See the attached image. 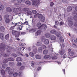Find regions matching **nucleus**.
Wrapping results in <instances>:
<instances>
[{
    "label": "nucleus",
    "mask_w": 77,
    "mask_h": 77,
    "mask_svg": "<svg viewBox=\"0 0 77 77\" xmlns=\"http://www.w3.org/2000/svg\"><path fill=\"white\" fill-rule=\"evenodd\" d=\"M48 51L47 50H45L43 52V53L44 54H47L48 53Z\"/></svg>",
    "instance_id": "32"
},
{
    "label": "nucleus",
    "mask_w": 77,
    "mask_h": 77,
    "mask_svg": "<svg viewBox=\"0 0 77 77\" xmlns=\"http://www.w3.org/2000/svg\"><path fill=\"white\" fill-rule=\"evenodd\" d=\"M65 52L64 49H61L60 52V55H63V54H64V53H65Z\"/></svg>",
    "instance_id": "18"
},
{
    "label": "nucleus",
    "mask_w": 77,
    "mask_h": 77,
    "mask_svg": "<svg viewBox=\"0 0 77 77\" xmlns=\"http://www.w3.org/2000/svg\"><path fill=\"white\" fill-rule=\"evenodd\" d=\"M21 65H22V63H21V62H18L17 63V66H21Z\"/></svg>",
    "instance_id": "27"
},
{
    "label": "nucleus",
    "mask_w": 77,
    "mask_h": 77,
    "mask_svg": "<svg viewBox=\"0 0 77 77\" xmlns=\"http://www.w3.org/2000/svg\"><path fill=\"white\" fill-rule=\"evenodd\" d=\"M38 51L39 52H42V48H38Z\"/></svg>",
    "instance_id": "47"
},
{
    "label": "nucleus",
    "mask_w": 77,
    "mask_h": 77,
    "mask_svg": "<svg viewBox=\"0 0 77 77\" xmlns=\"http://www.w3.org/2000/svg\"><path fill=\"white\" fill-rule=\"evenodd\" d=\"M12 46V45H11ZM11 46V45H10V46H8L6 45L5 43H2L0 44V50L1 51H5V49H8L7 50V53L3 54L4 57H8V56H9L11 54L10 52H11V50H12L13 48Z\"/></svg>",
    "instance_id": "1"
},
{
    "label": "nucleus",
    "mask_w": 77,
    "mask_h": 77,
    "mask_svg": "<svg viewBox=\"0 0 77 77\" xmlns=\"http://www.w3.org/2000/svg\"><path fill=\"white\" fill-rule=\"evenodd\" d=\"M49 57H50V55H46L44 56V58L46 59H48Z\"/></svg>",
    "instance_id": "36"
},
{
    "label": "nucleus",
    "mask_w": 77,
    "mask_h": 77,
    "mask_svg": "<svg viewBox=\"0 0 77 77\" xmlns=\"http://www.w3.org/2000/svg\"><path fill=\"white\" fill-rule=\"evenodd\" d=\"M26 14L28 15H32V11H27L26 12Z\"/></svg>",
    "instance_id": "29"
},
{
    "label": "nucleus",
    "mask_w": 77,
    "mask_h": 77,
    "mask_svg": "<svg viewBox=\"0 0 77 77\" xmlns=\"http://www.w3.org/2000/svg\"><path fill=\"white\" fill-rule=\"evenodd\" d=\"M44 44L46 45H48L49 44V40L46 39L44 41Z\"/></svg>",
    "instance_id": "23"
},
{
    "label": "nucleus",
    "mask_w": 77,
    "mask_h": 77,
    "mask_svg": "<svg viewBox=\"0 0 77 77\" xmlns=\"http://www.w3.org/2000/svg\"><path fill=\"white\" fill-rule=\"evenodd\" d=\"M52 59H53V60H54V59H57V57L55 56H54L53 57H51Z\"/></svg>",
    "instance_id": "48"
},
{
    "label": "nucleus",
    "mask_w": 77,
    "mask_h": 77,
    "mask_svg": "<svg viewBox=\"0 0 77 77\" xmlns=\"http://www.w3.org/2000/svg\"><path fill=\"white\" fill-rule=\"evenodd\" d=\"M66 54H65L63 57V59H65V58H66Z\"/></svg>",
    "instance_id": "59"
},
{
    "label": "nucleus",
    "mask_w": 77,
    "mask_h": 77,
    "mask_svg": "<svg viewBox=\"0 0 77 77\" xmlns=\"http://www.w3.org/2000/svg\"><path fill=\"white\" fill-rule=\"evenodd\" d=\"M25 68L24 66H21L20 68V70H23Z\"/></svg>",
    "instance_id": "45"
},
{
    "label": "nucleus",
    "mask_w": 77,
    "mask_h": 77,
    "mask_svg": "<svg viewBox=\"0 0 77 77\" xmlns=\"http://www.w3.org/2000/svg\"><path fill=\"white\" fill-rule=\"evenodd\" d=\"M13 75H14V77H17V75H18V73L16 72L14 73L13 74Z\"/></svg>",
    "instance_id": "54"
},
{
    "label": "nucleus",
    "mask_w": 77,
    "mask_h": 77,
    "mask_svg": "<svg viewBox=\"0 0 77 77\" xmlns=\"http://www.w3.org/2000/svg\"><path fill=\"white\" fill-rule=\"evenodd\" d=\"M73 19L75 21H77V16L75 15L73 17Z\"/></svg>",
    "instance_id": "49"
},
{
    "label": "nucleus",
    "mask_w": 77,
    "mask_h": 77,
    "mask_svg": "<svg viewBox=\"0 0 77 77\" xmlns=\"http://www.w3.org/2000/svg\"><path fill=\"white\" fill-rule=\"evenodd\" d=\"M74 53H75L73 51H71L69 54V56H73L74 55Z\"/></svg>",
    "instance_id": "26"
},
{
    "label": "nucleus",
    "mask_w": 77,
    "mask_h": 77,
    "mask_svg": "<svg viewBox=\"0 0 77 77\" xmlns=\"http://www.w3.org/2000/svg\"><path fill=\"white\" fill-rule=\"evenodd\" d=\"M18 26H19L18 28L19 30H22V28H23V26H22L21 25H19Z\"/></svg>",
    "instance_id": "34"
},
{
    "label": "nucleus",
    "mask_w": 77,
    "mask_h": 77,
    "mask_svg": "<svg viewBox=\"0 0 77 77\" xmlns=\"http://www.w3.org/2000/svg\"><path fill=\"white\" fill-rule=\"evenodd\" d=\"M64 24V23H63V22H61L60 23V26H62V25H63Z\"/></svg>",
    "instance_id": "58"
},
{
    "label": "nucleus",
    "mask_w": 77,
    "mask_h": 77,
    "mask_svg": "<svg viewBox=\"0 0 77 77\" xmlns=\"http://www.w3.org/2000/svg\"><path fill=\"white\" fill-rule=\"evenodd\" d=\"M50 38L51 40H52L53 41H54L56 39V37L54 35H51L50 37Z\"/></svg>",
    "instance_id": "9"
},
{
    "label": "nucleus",
    "mask_w": 77,
    "mask_h": 77,
    "mask_svg": "<svg viewBox=\"0 0 77 77\" xmlns=\"http://www.w3.org/2000/svg\"><path fill=\"white\" fill-rule=\"evenodd\" d=\"M41 32H42V31L41 30H39L37 31L36 33H35V35L37 36L38 35H40L41 33Z\"/></svg>",
    "instance_id": "10"
},
{
    "label": "nucleus",
    "mask_w": 77,
    "mask_h": 77,
    "mask_svg": "<svg viewBox=\"0 0 77 77\" xmlns=\"http://www.w3.org/2000/svg\"><path fill=\"white\" fill-rule=\"evenodd\" d=\"M12 33L13 35H15V36L17 38H18L19 36H20V32L14 30H12Z\"/></svg>",
    "instance_id": "3"
},
{
    "label": "nucleus",
    "mask_w": 77,
    "mask_h": 77,
    "mask_svg": "<svg viewBox=\"0 0 77 77\" xmlns=\"http://www.w3.org/2000/svg\"><path fill=\"white\" fill-rule=\"evenodd\" d=\"M0 38L2 40L5 39V36L2 33H0Z\"/></svg>",
    "instance_id": "12"
},
{
    "label": "nucleus",
    "mask_w": 77,
    "mask_h": 77,
    "mask_svg": "<svg viewBox=\"0 0 77 77\" xmlns=\"http://www.w3.org/2000/svg\"><path fill=\"white\" fill-rule=\"evenodd\" d=\"M45 21V17L44 16H43L41 19V21L42 23L44 22Z\"/></svg>",
    "instance_id": "22"
},
{
    "label": "nucleus",
    "mask_w": 77,
    "mask_h": 77,
    "mask_svg": "<svg viewBox=\"0 0 77 77\" xmlns=\"http://www.w3.org/2000/svg\"><path fill=\"white\" fill-rule=\"evenodd\" d=\"M32 14H36V13H37V11L35 10H33L32 11Z\"/></svg>",
    "instance_id": "41"
},
{
    "label": "nucleus",
    "mask_w": 77,
    "mask_h": 77,
    "mask_svg": "<svg viewBox=\"0 0 77 77\" xmlns=\"http://www.w3.org/2000/svg\"><path fill=\"white\" fill-rule=\"evenodd\" d=\"M21 22H18L17 23V26H21Z\"/></svg>",
    "instance_id": "60"
},
{
    "label": "nucleus",
    "mask_w": 77,
    "mask_h": 77,
    "mask_svg": "<svg viewBox=\"0 0 77 77\" xmlns=\"http://www.w3.org/2000/svg\"><path fill=\"white\" fill-rule=\"evenodd\" d=\"M25 3L26 5L28 6H29L31 5V2H30L29 1H26L25 2Z\"/></svg>",
    "instance_id": "24"
},
{
    "label": "nucleus",
    "mask_w": 77,
    "mask_h": 77,
    "mask_svg": "<svg viewBox=\"0 0 77 77\" xmlns=\"http://www.w3.org/2000/svg\"><path fill=\"white\" fill-rule=\"evenodd\" d=\"M24 23L25 24V25H27V24H28V22H27V21H26L25 22H24Z\"/></svg>",
    "instance_id": "63"
},
{
    "label": "nucleus",
    "mask_w": 77,
    "mask_h": 77,
    "mask_svg": "<svg viewBox=\"0 0 77 77\" xmlns=\"http://www.w3.org/2000/svg\"><path fill=\"white\" fill-rule=\"evenodd\" d=\"M16 60L17 62H21L23 60V59L21 57H17L16 59Z\"/></svg>",
    "instance_id": "13"
},
{
    "label": "nucleus",
    "mask_w": 77,
    "mask_h": 77,
    "mask_svg": "<svg viewBox=\"0 0 77 77\" xmlns=\"http://www.w3.org/2000/svg\"><path fill=\"white\" fill-rule=\"evenodd\" d=\"M62 2L63 3H67V1L66 0H63Z\"/></svg>",
    "instance_id": "57"
},
{
    "label": "nucleus",
    "mask_w": 77,
    "mask_h": 77,
    "mask_svg": "<svg viewBox=\"0 0 77 77\" xmlns=\"http://www.w3.org/2000/svg\"><path fill=\"white\" fill-rule=\"evenodd\" d=\"M15 28V26H13L10 27V30H14Z\"/></svg>",
    "instance_id": "52"
},
{
    "label": "nucleus",
    "mask_w": 77,
    "mask_h": 77,
    "mask_svg": "<svg viewBox=\"0 0 77 77\" xmlns=\"http://www.w3.org/2000/svg\"><path fill=\"white\" fill-rule=\"evenodd\" d=\"M25 0H17V2L18 3H21L22 2H25Z\"/></svg>",
    "instance_id": "31"
},
{
    "label": "nucleus",
    "mask_w": 77,
    "mask_h": 77,
    "mask_svg": "<svg viewBox=\"0 0 77 77\" xmlns=\"http://www.w3.org/2000/svg\"><path fill=\"white\" fill-rule=\"evenodd\" d=\"M67 20L69 22L68 24L69 26L71 27V26H72V25H73V23H72V18L71 17H69Z\"/></svg>",
    "instance_id": "2"
},
{
    "label": "nucleus",
    "mask_w": 77,
    "mask_h": 77,
    "mask_svg": "<svg viewBox=\"0 0 77 77\" xmlns=\"http://www.w3.org/2000/svg\"><path fill=\"white\" fill-rule=\"evenodd\" d=\"M37 27H38L39 29H41V27L42 26V25H41V23L39 22L37 24Z\"/></svg>",
    "instance_id": "7"
},
{
    "label": "nucleus",
    "mask_w": 77,
    "mask_h": 77,
    "mask_svg": "<svg viewBox=\"0 0 77 77\" xmlns=\"http://www.w3.org/2000/svg\"><path fill=\"white\" fill-rule=\"evenodd\" d=\"M74 26H77V21L75 23Z\"/></svg>",
    "instance_id": "64"
},
{
    "label": "nucleus",
    "mask_w": 77,
    "mask_h": 77,
    "mask_svg": "<svg viewBox=\"0 0 77 77\" xmlns=\"http://www.w3.org/2000/svg\"><path fill=\"white\" fill-rule=\"evenodd\" d=\"M14 63L12 62H10L9 63V65L10 66H13L14 65Z\"/></svg>",
    "instance_id": "44"
},
{
    "label": "nucleus",
    "mask_w": 77,
    "mask_h": 77,
    "mask_svg": "<svg viewBox=\"0 0 77 77\" xmlns=\"http://www.w3.org/2000/svg\"><path fill=\"white\" fill-rule=\"evenodd\" d=\"M5 38L6 40H9V34H8L6 35H5Z\"/></svg>",
    "instance_id": "20"
},
{
    "label": "nucleus",
    "mask_w": 77,
    "mask_h": 77,
    "mask_svg": "<svg viewBox=\"0 0 77 77\" xmlns=\"http://www.w3.org/2000/svg\"><path fill=\"white\" fill-rule=\"evenodd\" d=\"M6 11L8 12L11 13L12 12V9L10 7H7L6 8Z\"/></svg>",
    "instance_id": "14"
},
{
    "label": "nucleus",
    "mask_w": 77,
    "mask_h": 77,
    "mask_svg": "<svg viewBox=\"0 0 77 77\" xmlns=\"http://www.w3.org/2000/svg\"><path fill=\"white\" fill-rule=\"evenodd\" d=\"M41 44L39 42H37V43L36 44L37 46H41Z\"/></svg>",
    "instance_id": "50"
},
{
    "label": "nucleus",
    "mask_w": 77,
    "mask_h": 77,
    "mask_svg": "<svg viewBox=\"0 0 77 77\" xmlns=\"http://www.w3.org/2000/svg\"><path fill=\"white\" fill-rule=\"evenodd\" d=\"M56 32H57V31L55 29H53L50 31V33L51 34H52V35L55 34H56Z\"/></svg>",
    "instance_id": "11"
},
{
    "label": "nucleus",
    "mask_w": 77,
    "mask_h": 77,
    "mask_svg": "<svg viewBox=\"0 0 77 77\" xmlns=\"http://www.w3.org/2000/svg\"><path fill=\"white\" fill-rule=\"evenodd\" d=\"M35 57L37 59H41V56L37 54L35 55Z\"/></svg>",
    "instance_id": "15"
},
{
    "label": "nucleus",
    "mask_w": 77,
    "mask_h": 77,
    "mask_svg": "<svg viewBox=\"0 0 77 77\" xmlns=\"http://www.w3.org/2000/svg\"><path fill=\"white\" fill-rule=\"evenodd\" d=\"M67 12H71L72 11V8L70 6H68L67 8Z\"/></svg>",
    "instance_id": "21"
},
{
    "label": "nucleus",
    "mask_w": 77,
    "mask_h": 77,
    "mask_svg": "<svg viewBox=\"0 0 77 77\" xmlns=\"http://www.w3.org/2000/svg\"><path fill=\"white\" fill-rule=\"evenodd\" d=\"M54 5V3H53V2H51L50 3V6L51 7H52L53 5Z\"/></svg>",
    "instance_id": "46"
},
{
    "label": "nucleus",
    "mask_w": 77,
    "mask_h": 77,
    "mask_svg": "<svg viewBox=\"0 0 77 77\" xmlns=\"http://www.w3.org/2000/svg\"><path fill=\"white\" fill-rule=\"evenodd\" d=\"M47 26L45 24H43L42 25L41 28L42 29H44V30H46Z\"/></svg>",
    "instance_id": "8"
},
{
    "label": "nucleus",
    "mask_w": 77,
    "mask_h": 77,
    "mask_svg": "<svg viewBox=\"0 0 77 77\" xmlns=\"http://www.w3.org/2000/svg\"><path fill=\"white\" fill-rule=\"evenodd\" d=\"M26 34V32H21L20 35H25Z\"/></svg>",
    "instance_id": "62"
},
{
    "label": "nucleus",
    "mask_w": 77,
    "mask_h": 77,
    "mask_svg": "<svg viewBox=\"0 0 77 77\" xmlns=\"http://www.w3.org/2000/svg\"><path fill=\"white\" fill-rule=\"evenodd\" d=\"M31 1H32V5L35 6V7H38L39 5V3L38 2V0H30Z\"/></svg>",
    "instance_id": "4"
},
{
    "label": "nucleus",
    "mask_w": 77,
    "mask_h": 77,
    "mask_svg": "<svg viewBox=\"0 0 77 77\" xmlns=\"http://www.w3.org/2000/svg\"><path fill=\"white\" fill-rule=\"evenodd\" d=\"M34 65H35V63L33 62H32L31 63V66H34Z\"/></svg>",
    "instance_id": "61"
},
{
    "label": "nucleus",
    "mask_w": 77,
    "mask_h": 77,
    "mask_svg": "<svg viewBox=\"0 0 77 77\" xmlns=\"http://www.w3.org/2000/svg\"><path fill=\"white\" fill-rule=\"evenodd\" d=\"M55 35L57 36V37H60V32H57L56 34Z\"/></svg>",
    "instance_id": "25"
},
{
    "label": "nucleus",
    "mask_w": 77,
    "mask_h": 77,
    "mask_svg": "<svg viewBox=\"0 0 77 77\" xmlns=\"http://www.w3.org/2000/svg\"><path fill=\"white\" fill-rule=\"evenodd\" d=\"M4 17L5 19H8L9 18V15L8 14H6L5 15Z\"/></svg>",
    "instance_id": "28"
},
{
    "label": "nucleus",
    "mask_w": 77,
    "mask_h": 77,
    "mask_svg": "<svg viewBox=\"0 0 77 77\" xmlns=\"http://www.w3.org/2000/svg\"><path fill=\"white\" fill-rule=\"evenodd\" d=\"M29 56L31 57H33L34 56V54L32 52H30L29 53Z\"/></svg>",
    "instance_id": "35"
},
{
    "label": "nucleus",
    "mask_w": 77,
    "mask_h": 77,
    "mask_svg": "<svg viewBox=\"0 0 77 77\" xmlns=\"http://www.w3.org/2000/svg\"><path fill=\"white\" fill-rule=\"evenodd\" d=\"M38 18H41L42 17V14H39L38 15Z\"/></svg>",
    "instance_id": "40"
},
{
    "label": "nucleus",
    "mask_w": 77,
    "mask_h": 77,
    "mask_svg": "<svg viewBox=\"0 0 77 77\" xmlns=\"http://www.w3.org/2000/svg\"><path fill=\"white\" fill-rule=\"evenodd\" d=\"M7 60L8 61H9V62H12V61H14V59L12 57H11L8 58L7 59Z\"/></svg>",
    "instance_id": "19"
},
{
    "label": "nucleus",
    "mask_w": 77,
    "mask_h": 77,
    "mask_svg": "<svg viewBox=\"0 0 77 77\" xmlns=\"http://www.w3.org/2000/svg\"><path fill=\"white\" fill-rule=\"evenodd\" d=\"M6 73H5V71L4 70H2L1 71V75H5Z\"/></svg>",
    "instance_id": "38"
},
{
    "label": "nucleus",
    "mask_w": 77,
    "mask_h": 77,
    "mask_svg": "<svg viewBox=\"0 0 77 77\" xmlns=\"http://www.w3.org/2000/svg\"><path fill=\"white\" fill-rule=\"evenodd\" d=\"M5 27L3 26H1L0 27V31L1 32H5Z\"/></svg>",
    "instance_id": "17"
},
{
    "label": "nucleus",
    "mask_w": 77,
    "mask_h": 77,
    "mask_svg": "<svg viewBox=\"0 0 77 77\" xmlns=\"http://www.w3.org/2000/svg\"><path fill=\"white\" fill-rule=\"evenodd\" d=\"M3 8V5L0 4V10L1 11H2Z\"/></svg>",
    "instance_id": "39"
},
{
    "label": "nucleus",
    "mask_w": 77,
    "mask_h": 77,
    "mask_svg": "<svg viewBox=\"0 0 77 77\" xmlns=\"http://www.w3.org/2000/svg\"><path fill=\"white\" fill-rule=\"evenodd\" d=\"M11 68L10 67H7L6 69V70L7 71L9 74H13V72H11Z\"/></svg>",
    "instance_id": "5"
},
{
    "label": "nucleus",
    "mask_w": 77,
    "mask_h": 77,
    "mask_svg": "<svg viewBox=\"0 0 77 77\" xmlns=\"http://www.w3.org/2000/svg\"><path fill=\"white\" fill-rule=\"evenodd\" d=\"M5 22L6 23H9L10 22V19H6L5 20Z\"/></svg>",
    "instance_id": "30"
},
{
    "label": "nucleus",
    "mask_w": 77,
    "mask_h": 77,
    "mask_svg": "<svg viewBox=\"0 0 77 77\" xmlns=\"http://www.w3.org/2000/svg\"><path fill=\"white\" fill-rule=\"evenodd\" d=\"M59 22L58 21H55V25H56V26H58V25H59Z\"/></svg>",
    "instance_id": "51"
},
{
    "label": "nucleus",
    "mask_w": 77,
    "mask_h": 77,
    "mask_svg": "<svg viewBox=\"0 0 77 77\" xmlns=\"http://www.w3.org/2000/svg\"><path fill=\"white\" fill-rule=\"evenodd\" d=\"M29 8H24L22 9V10L23 12H26L28 11H29Z\"/></svg>",
    "instance_id": "16"
},
{
    "label": "nucleus",
    "mask_w": 77,
    "mask_h": 77,
    "mask_svg": "<svg viewBox=\"0 0 77 77\" xmlns=\"http://www.w3.org/2000/svg\"><path fill=\"white\" fill-rule=\"evenodd\" d=\"M3 62L4 63H7L8 62V60H7V59H5L3 60Z\"/></svg>",
    "instance_id": "55"
},
{
    "label": "nucleus",
    "mask_w": 77,
    "mask_h": 77,
    "mask_svg": "<svg viewBox=\"0 0 77 77\" xmlns=\"http://www.w3.org/2000/svg\"><path fill=\"white\" fill-rule=\"evenodd\" d=\"M42 48H43V49H44V48H46V46H45L44 45H42Z\"/></svg>",
    "instance_id": "53"
},
{
    "label": "nucleus",
    "mask_w": 77,
    "mask_h": 77,
    "mask_svg": "<svg viewBox=\"0 0 77 77\" xmlns=\"http://www.w3.org/2000/svg\"><path fill=\"white\" fill-rule=\"evenodd\" d=\"M60 42H63V41H64V40L63 39V37H62V36H61L60 37Z\"/></svg>",
    "instance_id": "33"
},
{
    "label": "nucleus",
    "mask_w": 77,
    "mask_h": 77,
    "mask_svg": "<svg viewBox=\"0 0 77 77\" xmlns=\"http://www.w3.org/2000/svg\"><path fill=\"white\" fill-rule=\"evenodd\" d=\"M13 12L14 13L17 14H20L19 13V11L18 10V9L17 8H14L13 9Z\"/></svg>",
    "instance_id": "6"
},
{
    "label": "nucleus",
    "mask_w": 77,
    "mask_h": 77,
    "mask_svg": "<svg viewBox=\"0 0 77 77\" xmlns=\"http://www.w3.org/2000/svg\"><path fill=\"white\" fill-rule=\"evenodd\" d=\"M45 36L46 37V38H50V34L49 33H46L45 34Z\"/></svg>",
    "instance_id": "37"
},
{
    "label": "nucleus",
    "mask_w": 77,
    "mask_h": 77,
    "mask_svg": "<svg viewBox=\"0 0 77 77\" xmlns=\"http://www.w3.org/2000/svg\"><path fill=\"white\" fill-rule=\"evenodd\" d=\"M68 50V53L69 54L70 52H71V49L70 48H69L67 49Z\"/></svg>",
    "instance_id": "56"
},
{
    "label": "nucleus",
    "mask_w": 77,
    "mask_h": 77,
    "mask_svg": "<svg viewBox=\"0 0 77 77\" xmlns=\"http://www.w3.org/2000/svg\"><path fill=\"white\" fill-rule=\"evenodd\" d=\"M11 56H13V57H17V55L15 54H11Z\"/></svg>",
    "instance_id": "42"
},
{
    "label": "nucleus",
    "mask_w": 77,
    "mask_h": 77,
    "mask_svg": "<svg viewBox=\"0 0 77 77\" xmlns=\"http://www.w3.org/2000/svg\"><path fill=\"white\" fill-rule=\"evenodd\" d=\"M2 66L3 68H6V67H7V64L6 63L3 64H2Z\"/></svg>",
    "instance_id": "43"
}]
</instances>
